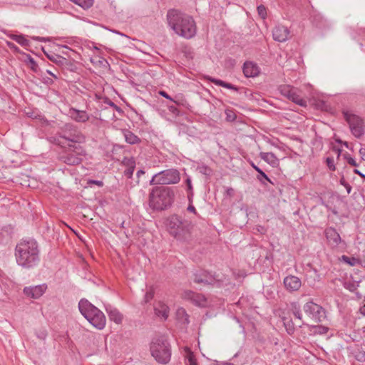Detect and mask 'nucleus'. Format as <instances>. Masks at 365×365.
<instances>
[{
	"mask_svg": "<svg viewBox=\"0 0 365 365\" xmlns=\"http://www.w3.org/2000/svg\"><path fill=\"white\" fill-rule=\"evenodd\" d=\"M207 80L213 83L216 86H222L223 88L235 91L236 92L239 91V88L237 86H235V85H233L232 83L225 82V81H224L222 80L215 78H212V77H207Z\"/></svg>",
	"mask_w": 365,
	"mask_h": 365,
	"instance_id": "25",
	"label": "nucleus"
},
{
	"mask_svg": "<svg viewBox=\"0 0 365 365\" xmlns=\"http://www.w3.org/2000/svg\"><path fill=\"white\" fill-rule=\"evenodd\" d=\"M154 297V291L150 289L145 294L144 297V302L148 303Z\"/></svg>",
	"mask_w": 365,
	"mask_h": 365,
	"instance_id": "48",
	"label": "nucleus"
},
{
	"mask_svg": "<svg viewBox=\"0 0 365 365\" xmlns=\"http://www.w3.org/2000/svg\"><path fill=\"white\" fill-rule=\"evenodd\" d=\"M106 311L108 315L110 321L119 324L123 321V315L115 307L110 305L106 306Z\"/></svg>",
	"mask_w": 365,
	"mask_h": 365,
	"instance_id": "23",
	"label": "nucleus"
},
{
	"mask_svg": "<svg viewBox=\"0 0 365 365\" xmlns=\"http://www.w3.org/2000/svg\"><path fill=\"white\" fill-rule=\"evenodd\" d=\"M340 260L350 266H354L359 262V259L356 257H349L346 255H342Z\"/></svg>",
	"mask_w": 365,
	"mask_h": 365,
	"instance_id": "34",
	"label": "nucleus"
},
{
	"mask_svg": "<svg viewBox=\"0 0 365 365\" xmlns=\"http://www.w3.org/2000/svg\"><path fill=\"white\" fill-rule=\"evenodd\" d=\"M47 285L42 284L36 286L26 287L24 288V294L31 299L40 298L46 292Z\"/></svg>",
	"mask_w": 365,
	"mask_h": 365,
	"instance_id": "13",
	"label": "nucleus"
},
{
	"mask_svg": "<svg viewBox=\"0 0 365 365\" xmlns=\"http://www.w3.org/2000/svg\"><path fill=\"white\" fill-rule=\"evenodd\" d=\"M182 52L184 53V56L187 59H192L194 57V53L192 49L189 46H184L182 48Z\"/></svg>",
	"mask_w": 365,
	"mask_h": 365,
	"instance_id": "39",
	"label": "nucleus"
},
{
	"mask_svg": "<svg viewBox=\"0 0 365 365\" xmlns=\"http://www.w3.org/2000/svg\"><path fill=\"white\" fill-rule=\"evenodd\" d=\"M150 351L152 356L159 363L165 364L170 360V345L168 339L163 336L153 339L150 344Z\"/></svg>",
	"mask_w": 365,
	"mask_h": 365,
	"instance_id": "8",
	"label": "nucleus"
},
{
	"mask_svg": "<svg viewBox=\"0 0 365 365\" xmlns=\"http://www.w3.org/2000/svg\"><path fill=\"white\" fill-rule=\"evenodd\" d=\"M40 247L38 242L33 238L21 240L15 247V259L17 264L24 269L36 267L41 260Z\"/></svg>",
	"mask_w": 365,
	"mask_h": 365,
	"instance_id": "1",
	"label": "nucleus"
},
{
	"mask_svg": "<svg viewBox=\"0 0 365 365\" xmlns=\"http://www.w3.org/2000/svg\"><path fill=\"white\" fill-rule=\"evenodd\" d=\"M187 210V211L193 212L195 214L197 213L195 207L192 204V200L190 201H189V205H188Z\"/></svg>",
	"mask_w": 365,
	"mask_h": 365,
	"instance_id": "54",
	"label": "nucleus"
},
{
	"mask_svg": "<svg viewBox=\"0 0 365 365\" xmlns=\"http://www.w3.org/2000/svg\"><path fill=\"white\" fill-rule=\"evenodd\" d=\"M168 110L173 114L175 116L180 115V112L179 109L174 105L167 106Z\"/></svg>",
	"mask_w": 365,
	"mask_h": 365,
	"instance_id": "47",
	"label": "nucleus"
},
{
	"mask_svg": "<svg viewBox=\"0 0 365 365\" xmlns=\"http://www.w3.org/2000/svg\"><path fill=\"white\" fill-rule=\"evenodd\" d=\"M6 44L14 53H22V54L24 53V52H21V51L19 49V48L13 42L7 41L6 42Z\"/></svg>",
	"mask_w": 365,
	"mask_h": 365,
	"instance_id": "41",
	"label": "nucleus"
},
{
	"mask_svg": "<svg viewBox=\"0 0 365 365\" xmlns=\"http://www.w3.org/2000/svg\"><path fill=\"white\" fill-rule=\"evenodd\" d=\"M68 115L76 122L78 123H86L87 122L90 116L85 110H78L74 108L69 109Z\"/></svg>",
	"mask_w": 365,
	"mask_h": 365,
	"instance_id": "19",
	"label": "nucleus"
},
{
	"mask_svg": "<svg viewBox=\"0 0 365 365\" xmlns=\"http://www.w3.org/2000/svg\"><path fill=\"white\" fill-rule=\"evenodd\" d=\"M185 351L186 353L185 356V364L186 365H197V359L189 347L185 348Z\"/></svg>",
	"mask_w": 365,
	"mask_h": 365,
	"instance_id": "28",
	"label": "nucleus"
},
{
	"mask_svg": "<svg viewBox=\"0 0 365 365\" xmlns=\"http://www.w3.org/2000/svg\"><path fill=\"white\" fill-rule=\"evenodd\" d=\"M193 281L197 284H212L217 279L215 275L202 270L194 274Z\"/></svg>",
	"mask_w": 365,
	"mask_h": 365,
	"instance_id": "14",
	"label": "nucleus"
},
{
	"mask_svg": "<svg viewBox=\"0 0 365 365\" xmlns=\"http://www.w3.org/2000/svg\"><path fill=\"white\" fill-rule=\"evenodd\" d=\"M160 178V185H170L178 183L180 180L179 171L175 168H171L158 173Z\"/></svg>",
	"mask_w": 365,
	"mask_h": 365,
	"instance_id": "12",
	"label": "nucleus"
},
{
	"mask_svg": "<svg viewBox=\"0 0 365 365\" xmlns=\"http://www.w3.org/2000/svg\"><path fill=\"white\" fill-rule=\"evenodd\" d=\"M144 173H145L144 170H139L137 172V176H138V177H140V175L144 174Z\"/></svg>",
	"mask_w": 365,
	"mask_h": 365,
	"instance_id": "64",
	"label": "nucleus"
},
{
	"mask_svg": "<svg viewBox=\"0 0 365 365\" xmlns=\"http://www.w3.org/2000/svg\"><path fill=\"white\" fill-rule=\"evenodd\" d=\"M190 223L177 215L168 219L167 227L170 234L178 240H187L190 237Z\"/></svg>",
	"mask_w": 365,
	"mask_h": 365,
	"instance_id": "6",
	"label": "nucleus"
},
{
	"mask_svg": "<svg viewBox=\"0 0 365 365\" xmlns=\"http://www.w3.org/2000/svg\"><path fill=\"white\" fill-rule=\"evenodd\" d=\"M332 150H333L334 152H335L336 153L337 158H339L340 157L341 150L340 148H339L335 147V146L333 147Z\"/></svg>",
	"mask_w": 365,
	"mask_h": 365,
	"instance_id": "58",
	"label": "nucleus"
},
{
	"mask_svg": "<svg viewBox=\"0 0 365 365\" xmlns=\"http://www.w3.org/2000/svg\"><path fill=\"white\" fill-rule=\"evenodd\" d=\"M174 200L175 190L170 187L156 186L149 194V206L153 210H165L171 207Z\"/></svg>",
	"mask_w": 365,
	"mask_h": 365,
	"instance_id": "3",
	"label": "nucleus"
},
{
	"mask_svg": "<svg viewBox=\"0 0 365 365\" xmlns=\"http://www.w3.org/2000/svg\"><path fill=\"white\" fill-rule=\"evenodd\" d=\"M233 192H234V190H233V189H232V188H228V189L227 190V195H230V196L233 194Z\"/></svg>",
	"mask_w": 365,
	"mask_h": 365,
	"instance_id": "63",
	"label": "nucleus"
},
{
	"mask_svg": "<svg viewBox=\"0 0 365 365\" xmlns=\"http://www.w3.org/2000/svg\"><path fill=\"white\" fill-rule=\"evenodd\" d=\"M32 39H34L36 41H46V38L44 37H40V36H32L31 37Z\"/></svg>",
	"mask_w": 365,
	"mask_h": 365,
	"instance_id": "61",
	"label": "nucleus"
},
{
	"mask_svg": "<svg viewBox=\"0 0 365 365\" xmlns=\"http://www.w3.org/2000/svg\"><path fill=\"white\" fill-rule=\"evenodd\" d=\"M280 92L284 96L294 103L302 107H306L307 106V101L301 96L299 91L296 88L289 86H283L280 88Z\"/></svg>",
	"mask_w": 365,
	"mask_h": 365,
	"instance_id": "11",
	"label": "nucleus"
},
{
	"mask_svg": "<svg viewBox=\"0 0 365 365\" xmlns=\"http://www.w3.org/2000/svg\"><path fill=\"white\" fill-rule=\"evenodd\" d=\"M259 156L272 168H278L279 165V160L272 152H260Z\"/></svg>",
	"mask_w": 365,
	"mask_h": 365,
	"instance_id": "21",
	"label": "nucleus"
},
{
	"mask_svg": "<svg viewBox=\"0 0 365 365\" xmlns=\"http://www.w3.org/2000/svg\"><path fill=\"white\" fill-rule=\"evenodd\" d=\"M339 182L341 185H343L346 190V192L348 194H350L351 192V190H352V187L346 181L345 178H344V176L343 175L340 180H339Z\"/></svg>",
	"mask_w": 365,
	"mask_h": 365,
	"instance_id": "45",
	"label": "nucleus"
},
{
	"mask_svg": "<svg viewBox=\"0 0 365 365\" xmlns=\"http://www.w3.org/2000/svg\"><path fill=\"white\" fill-rule=\"evenodd\" d=\"M289 35V30L282 25L276 26L272 31L273 38L279 42L286 41Z\"/></svg>",
	"mask_w": 365,
	"mask_h": 365,
	"instance_id": "18",
	"label": "nucleus"
},
{
	"mask_svg": "<svg viewBox=\"0 0 365 365\" xmlns=\"http://www.w3.org/2000/svg\"><path fill=\"white\" fill-rule=\"evenodd\" d=\"M134 168H135V167H134V166H132V167H130V168L127 169V170L125 171V175L128 178H131V177H132V175H133V171H134Z\"/></svg>",
	"mask_w": 365,
	"mask_h": 365,
	"instance_id": "53",
	"label": "nucleus"
},
{
	"mask_svg": "<svg viewBox=\"0 0 365 365\" xmlns=\"http://www.w3.org/2000/svg\"><path fill=\"white\" fill-rule=\"evenodd\" d=\"M354 173L359 175L361 178L365 179V175L361 173L359 170L354 169Z\"/></svg>",
	"mask_w": 365,
	"mask_h": 365,
	"instance_id": "62",
	"label": "nucleus"
},
{
	"mask_svg": "<svg viewBox=\"0 0 365 365\" xmlns=\"http://www.w3.org/2000/svg\"><path fill=\"white\" fill-rule=\"evenodd\" d=\"M242 71L246 78H255L259 76L260 68L256 63L245 61L243 64Z\"/></svg>",
	"mask_w": 365,
	"mask_h": 365,
	"instance_id": "17",
	"label": "nucleus"
},
{
	"mask_svg": "<svg viewBox=\"0 0 365 365\" xmlns=\"http://www.w3.org/2000/svg\"><path fill=\"white\" fill-rule=\"evenodd\" d=\"M342 114L349 125L351 134L357 138H361L364 134V120L351 110H343Z\"/></svg>",
	"mask_w": 365,
	"mask_h": 365,
	"instance_id": "9",
	"label": "nucleus"
},
{
	"mask_svg": "<svg viewBox=\"0 0 365 365\" xmlns=\"http://www.w3.org/2000/svg\"><path fill=\"white\" fill-rule=\"evenodd\" d=\"M303 310L315 322H321L325 318L324 309L312 301L307 302L303 306Z\"/></svg>",
	"mask_w": 365,
	"mask_h": 365,
	"instance_id": "10",
	"label": "nucleus"
},
{
	"mask_svg": "<svg viewBox=\"0 0 365 365\" xmlns=\"http://www.w3.org/2000/svg\"><path fill=\"white\" fill-rule=\"evenodd\" d=\"M155 312L158 317H162L164 319L168 317L169 308L165 304H160L159 307L155 308Z\"/></svg>",
	"mask_w": 365,
	"mask_h": 365,
	"instance_id": "29",
	"label": "nucleus"
},
{
	"mask_svg": "<svg viewBox=\"0 0 365 365\" xmlns=\"http://www.w3.org/2000/svg\"><path fill=\"white\" fill-rule=\"evenodd\" d=\"M158 94L166 99L173 101V98H172L170 95L168 94V93L163 90H160L158 91Z\"/></svg>",
	"mask_w": 365,
	"mask_h": 365,
	"instance_id": "52",
	"label": "nucleus"
},
{
	"mask_svg": "<svg viewBox=\"0 0 365 365\" xmlns=\"http://www.w3.org/2000/svg\"><path fill=\"white\" fill-rule=\"evenodd\" d=\"M78 309L88 322L97 329L101 330L106 326L104 314L86 299H81L78 302Z\"/></svg>",
	"mask_w": 365,
	"mask_h": 365,
	"instance_id": "4",
	"label": "nucleus"
},
{
	"mask_svg": "<svg viewBox=\"0 0 365 365\" xmlns=\"http://www.w3.org/2000/svg\"><path fill=\"white\" fill-rule=\"evenodd\" d=\"M354 358L358 361H365V351H364L362 349H358L354 352Z\"/></svg>",
	"mask_w": 365,
	"mask_h": 365,
	"instance_id": "35",
	"label": "nucleus"
},
{
	"mask_svg": "<svg viewBox=\"0 0 365 365\" xmlns=\"http://www.w3.org/2000/svg\"><path fill=\"white\" fill-rule=\"evenodd\" d=\"M14 228L11 225L4 226L0 232V244H8L12 239Z\"/></svg>",
	"mask_w": 365,
	"mask_h": 365,
	"instance_id": "22",
	"label": "nucleus"
},
{
	"mask_svg": "<svg viewBox=\"0 0 365 365\" xmlns=\"http://www.w3.org/2000/svg\"><path fill=\"white\" fill-rule=\"evenodd\" d=\"M62 151L58 154V160L70 166L80 165L86 155V151L81 145L68 144L61 147Z\"/></svg>",
	"mask_w": 365,
	"mask_h": 365,
	"instance_id": "7",
	"label": "nucleus"
},
{
	"mask_svg": "<svg viewBox=\"0 0 365 365\" xmlns=\"http://www.w3.org/2000/svg\"><path fill=\"white\" fill-rule=\"evenodd\" d=\"M123 135L126 143L134 145L140 143V139L129 130H125Z\"/></svg>",
	"mask_w": 365,
	"mask_h": 365,
	"instance_id": "27",
	"label": "nucleus"
},
{
	"mask_svg": "<svg viewBox=\"0 0 365 365\" xmlns=\"http://www.w3.org/2000/svg\"><path fill=\"white\" fill-rule=\"evenodd\" d=\"M257 13H258L259 16L262 19H264L267 17V9H266V7L264 5L261 4V5L257 6Z\"/></svg>",
	"mask_w": 365,
	"mask_h": 365,
	"instance_id": "42",
	"label": "nucleus"
},
{
	"mask_svg": "<svg viewBox=\"0 0 365 365\" xmlns=\"http://www.w3.org/2000/svg\"><path fill=\"white\" fill-rule=\"evenodd\" d=\"M185 295L196 306L205 307L206 305V298L202 294L187 291L185 292Z\"/></svg>",
	"mask_w": 365,
	"mask_h": 365,
	"instance_id": "20",
	"label": "nucleus"
},
{
	"mask_svg": "<svg viewBox=\"0 0 365 365\" xmlns=\"http://www.w3.org/2000/svg\"><path fill=\"white\" fill-rule=\"evenodd\" d=\"M25 56L24 62L28 66V67L35 73L39 74V72L41 71L34 60V58L29 54L24 53Z\"/></svg>",
	"mask_w": 365,
	"mask_h": 365,
	"instance_id": "24",
	"label": "nucleus"
},
{
	"mask_svg": "<svg viewBox=\"0 0 365 365\" xmlns=\"http://www.w3.org/2000/svg\"><path fill=\"white\" fill-rule=\"evenodd\" d=\"M326 163H327V167L329 168V169L331 171H334L336 170V166H335V164H334V158L332 157H327L326 158Z\"/></svg>",
	"mask_w": 365,
	"mask_h": 365,
	"instance_id": "44",
	"label": "nucleus"
},
{
	"mask_svg": "<svg viewBox=\"0 0 365 365\" xmlns=\"http://www.w3.org/2000/svg\"><path fill=\"white\" fill-rule=\"evenodd\" d=\"M249 163L252 166V168L255 169L257 172L261 169L257 165H256L252 160H249Z\"/></svg>",
	"mask_w": 365,
	"mask_h": 365,
	"instance_id": "60",
	"label": "nucleus"
},
{
	"mask_svg": "<svg viewBox=\"0 0 365 365\" xmlns=\"http://www.w3.org/2000/svg\"><path fill=\"white\" fill-rule=\"evenodd\" d=\"M44 73L48 74L49 76H51L54 79H58V76L55 73H53L52 71H51L50 70H46V71Z\"/></svg>",
	"mask_w": 365,
	"mask_h": 365,
	"instance_id": "59",
	"label": "nucleus"
},
{
	"mask_svg": "<svg viewBox=\"0 0 365 365\" xmlns=\"http://www.w3.org/2000/svg\"><path fill=\"white\" fill-rule=\"evenodd\" d=\"M257 179L263 185H265V181L269 182L272 185H274V182L271 180V179L267 175V174L262 170H259L257 171Z\"/></svg>",
	"mask_w": 365,
	"mask_h": 365,
	"instance_id": "32",
	"label": "nucleus"
},
{
	"mask_svg": "<svg viewBox=\"0 0 365 365\" xmlns=\"http://www.w3.org/2000/svg\"><path fill=\"white\" fill-rule=\"evenodd\" d=\"M363 305L360 307L359 309V312L365 316V297H364V301H363Z\"/></svg>",
	"mask_w": 365,
	"mask_h": 365,
	"instance_id": "56",
	"label": "nucleus"
},
{
	"mask_svg": "<svg viewBox=\"0 0 365 365\" xmlns=\"http://www.w3.org/2000/svg\"><path fill=\"white\" fill-rule=\"evenodd\" d=\"M359 154L361 155V159L365 161V148H361L359 150Z\"/></svg>",
	"mask_w": 365,
	"mask_h": 365,
	"instance_id": "57",
	"label": "nucleus"
},
{
	"mask_svg": "<svg viewBox=\"0 0 365 365\" xmlns=\"http://www.w3.org/2000/svg\"><path fill=\"white\" fill-rule=\"evenodd\" d=\"M48 58L52 61L53 62H55L58 65H64L68 64V61L66 58L61 57L60 56L52 54V55H47Z\"/></svg>",
	"mask_w": 365,
	"mask_h": 365,
	"instance_id": "31",
	"label": "nucleus"
},
{
	"mask_svg": "<svg viewBox=\"0 0 365 365\" xmlns=\"http://www.w3.org/2000/svg\"><path fill=\"white\" fill-rule=\"evenodd\" d=\"M226 120L229 122H233L236 119V115L232 110H225Z\"/></svg>",
	"mask_w": 365,
	"mask_h": 365,
	"instance_id": "43",
	"label": "nucleus"
},
{
	"mask_svg": "<svg viewBox=\"0 0 365 365\" xmlns=\"http://www.w3.org/2000/svg\"><path fill=\"white\" fill-rule=\"evenodd\" d=\"M324 235L330 245L336 247L342 242L340 235L333 227H328L324 230Z\"/></svg>",
	"mask_w": 365,
	"mask_h": 365,
	"instance_id": "16",
	"label": "nucleus"
},
{
	"mask_svg": "<svg viewBox=\"0 0 365 365\" xmlns=\"http://www.w3.org/2000/svg\"><path fill=\"white\" fill-rule=\"evenodd\" d=\"M38 75L40 76L41 81L47 86L52 85L54 83L53 78L46 76L43 71H41Z\"/></svg>",
	"mask_w": 365,
	"mask_h": 365,
	"instance_id": "37",
	"label": "nucleus"
},
{
	"mask_svg": "<svg viewBox=\"0 0 365 365\" xmlns=\"http://www.w3.org/2000/svg\"><path fill=\"white\" fill-rule=\"evenodd\" d=\"M110 106L113 107L115 110H117L118 113H122L123 110L122 109L118 106L115 103H114L113 101H111L110 100H108V101L106 102Z\"/></svg>",
	"mask_w": 365,
	"mask_h": 365,
	"instance_id": "51",
	"label": "nucleus"
},
{
	"mask_svg": "<svg viewBox=\"0 0 365 365\" xmlns=\"http://www.w3.org/2000/svg\"><path fill=\"white\" fill-rule=\"evenodd\" d=\"M292 313L295 318L302 320V314L301 312V309L299 305L294 304H292Z\"/></svg>",
	"mask_w": 365,
	"mask_h": 365,
	"instance_id": "38",
	"label": "nucleus"
},
{
	"mask_svg": "<svg viewBox=\"0 0 365 365\" xmlns=\"http://www.w3.org/2000/svg\"><path fill=\"white\" fill-rule=\"evenodd\" d=\"M185 182H186V185L187 186V192H188L187 197H188V200H189V201H190L191 198H192V196H193V191H192V182H191V179H190V177H188L186 179Z\"/></svg>",
	"mask_w": 365,
	"mask_h": 365,
	"instance_id": "40",
	"label": "nucleus"
},
{
	"mask_svg": "<svg viewBox=\"0 0 365 365\" xmlns=\"http://www.w3.org/2000/svg\"><path fill=\"white\" fill-rule=\"evenodd\" d=\"M283 323L287 334L289 335L293 334L295 331V327L292 320L284 318Z\"/></svg>",
	"mask_w": 365,
	"mask_h": 365,
	"instance_id": "30",
	"label": "nucleus"
},
{
	"mask_svg": "<svg viewBox=\"0 0 365 365\" xmlns=\"http://www.w3.org/2000/svg\"><path fill=\"white\" fill-rule=\"evenodd\" d=\"M177 314L178 318L180 319L184 324H188L190 323L189 315L184 309L180 308L178 309Z\"/></svg>",
	"mask_w": 365,
	"mask_h": 365,
	"instance_id": "33",
	"label": "nucleus"
},
{
	"mask_svg": "<svg viewBox=\"0 0 365 365\" xmlns=\"http://www.w3.org/2000/svg\"><path fill=\"white\" fill-rule=\"evenodd\" d=\"M198 170L200 173L205 175H210L211 173V169L205 165L199 166Z\"/></svg>",
	"mask_w": 365,
	"mask_h": 365,
	"instance_id": "46",
	"label": "nucleus"
},
{
	"mask_svg": "<svg viewBox=\"0 0 365 365\" xmlns=\"http://www.w3.org/2000/svg\"><path fill=\"white\" fill-rule=\"evenodd\" d=\"M160 175H158V173L155 174L152 179L150 180V185H160Z\"/></svg>",
	"mask_w": 365,
	"mask_h": 365,
	"instance_id": "49",
	"label": "nucleus"
},
{
	"mask_svg": "<svg viewBox=\"0 0 365 365\" xmlns=\"http://www.w3.org/2000/svg\"><path fill=\"white\" fill-rule=\"evenodd\" d=\"M344 158L346 159L347 163L354 167H357L358 164L356 163V160L351 156L348 155H345Z\"/></svg>",
	"mask_w": 365,
	"mask_h": 365,
	"instance_id": "50",
	"label": "nucleus"
},
{
	"mask_svg": "<svg viewBox=\"0 0 365 365\" xmlns=\"http://www.w3.org/2000/svg\"><path fill=\"white\" fill-rule=\"evenodd\" d=\"M86 138L84 135L77 128V127L71 123H66L57 133L55 138V143L60 147L68 146V144L81 145L84 143Z\"/></svg>",
	"mask_w": 365,
	"mask_h": 365,
	"instance_id": "5",
	"label": "nucleus"
},
{
	"mask_svg": "<svg viewBox=\"0 0 365 365\" xmlns=\"http://www.w3.org/2000/svg\"><path fill=\"white\" fill-rule=\"evenodd\" d=\"M90 183L97 185L99 187H102L103 185V182L102 181L96 180H90Z\"/></svg>",
	"mask_w": 365,
	"mask_h": 365,
	"instance_id": "55",
	"label": "nucleus"
},
{
	"mask_svg": "<svg viewBox=\"0 0 365 365\" xmlns=\"http://www.w3.org/2000/svg\"><path fill=\"white\" fill-rule=\"evenodd\" d=\"M8 36L9 38H11L13 41H15L16 43H18L24 48L30 46V41L28 39H26L25 36L23 34L17 35L11 34Z\"/></svg>",
	"mask_w": 365,
	"mask_h": 365,
	"instance_id": "26",
	"label": "nucleus"
},
{
	"mask_svg": "<svg viewBox=\"0 0 365 365\" xmlns=\"http://www.w3.org/2000/svg\"><path fill=\"white\" fill-rule=\"evenodd\" d=\"M283 283L286 289L290 292L299 290L302 286L301 279L292 274L284 277Z\"/></svg>",
	"mask_w": 365,
	"mask_h": 365,
	"instance_id": "15",
	"label": "nucleus"
},
{
	"mask_svg": "<svg viewBox=\"0 0 365 365\" xmlns=\"http://www.w3.org/2000/svg\"><path fill=\"white\" fill-rule=\"evenodd\" d=\"M168 26L174 32L186 39L194 37L197 32L193 18L177 9H170L167 13Z\"/></svg>",
	"mask_w": 365,
	"mask_h": 365,
	"instance_id": "2",
	"label": "nucleus"
},
{
	"mask_svg": "<svg viewBox=\"0 0 365 365\" xmlns=\"http://www.w3.org/2000/svg\"><path fill=\"white\" fill-rule=\"evenodd\" d=\"M172 102H173L177 106H181L184 107H187V106H188V103L187 102V101L179 96H175L173 98Z\"/></svg>",
	"mask_w": 365,
	"mask_h": 365,
	"instance_id": "36",
	"label": "nucleus"
}]
</instances>
